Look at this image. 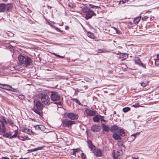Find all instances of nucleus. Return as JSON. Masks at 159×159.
<instances>
[{
    "mask_svg": "<svg viewBox=\"0 0 159 159\" xmlns=\"http://www.w3.org/2000/svg\"><path fill=\"white\" fill-rule=\"evenodd\" d=\"M43 107V105L40 101L34 100V108L32 110L41 116L43 115L42 110Z\"/></svg>",
    "mask_w": 159,
    "mask_h": 159,
    "instance_id": "obj_1",
    "label": "nucleus"
},
{
    "mask_svg": "<svg viewBox=\"0 0 159 159\" xmlns=\"http://www.w3.org/2000/svg\"><path fill=\"white\" fill-rule=\"evenodd\" d=\"M18 58L20 62L22 64H25L27 66H30L32 62L30 58L26 56L19 55Z\"/></svg>",
    "mask_w": 159,
    "mask_h": 159,
    "instance_id": "obj_2",
    "label": "nucleus"
},
{
    "mask_svg": "<svg viewBox=\"0 0 159 159\" xmlns=\"http://www.w3.org/2000/svg\"><path fill=\"white\" fill-rule=\"evenodd\" d=\"M82 11L85 14V18L86 20L91 18L93 15H96L92 10L89 8H84L82 9Z\"/></svg>",
    "mask_w": 159,
    "mask_h": 159,
    "instance_id": "obj_3",
    "label": "nucleus"
},
{
    "mask_svg": "<svg viewBox=\"0 0 159 159\" xmlns=\"http://www.w3.org/2000/svg\"><path fill=\"white\" fill-rule=\"evenodd\" d=\"M51 100L52 101H58L61 99L60 94L57 92L52 91L50 95Z\"/></svg>",
    "mask_w": 159,
    "mask_h": 159,
    "instance_id": "obj_4",
    "label": "nucleus"
},
{
    "mask_svg": "<svg viewBox=\"0 0 159 159\" xmlns=\"http://www.w3.org/2000/svg\"><path fill=\"white\" fill-rule=\"evenodd\" d=\"M42 102L46 105H48L50 104V99L48 95L45 94H41L40 95Z\"/></svg>",
    "mask_w": 159,
    "mask_h": 159,
    "instance_id": "obj_5",
    "label": "nucleus"
},
{
    "mask_svg": "<svg viewBox=\"0 0 159 159\" xmlns=\"http://www.w3.org/2000/svg\"><path fill=\"white\" fill-rule=\"evenodd\" d=\"M75 123V121L68 120V119L63 120L62 121L61 125L64 127H69Z\"/></svg>",
    "mask_w": 159,
    "mask_h": 159,
    "instance_id": "obj_6",
    "label": "nucleus"
},
{
    "mask_svg": "<svg viewBox=\"0 0 159 159\" xmlns=\"http://www.w3.org/2000/svg\"><path fill=\"white\" fill-rule=\"evenodd\" d=\"M66 116L72 120H76L78 119L79 117L78 115L71 112L67 113Z\"/></svg>",
    "mask_w": 159,
    "mask_h": 159,
    "instance_id": "obj_7",
    "label": "nucleus"
},
{
    "mask_svg": "<svg viewBox=\"0 0 159 159\" xmlns=\"http://www.w3.org/2000/svg\"><path fill=\"white\" fill-rule=\"evenodd\" d=\"M91 129L93 132H98L100 130L101 127L98 125L95 124L92 126Z\"/></svg>",
    "mask_w": 159,
    "mask_h": 159,
    "instance_id": "obj_8",
    "label": "nucleus"
},
{
    "mask_svg": "<svg viewBox=\"0 0 159 159\" xmlns=\"http://www.w3.org/2000/svg\"><path fill=\"white\" fill-rule=\"evenodd\" d=\"M122 152L121 150H119L117 151V152L115 153L114 151H113L112 153V157L114 159H118V157L120 155V152Z\"/></svg>",
    "mask_w": 159,
    "mask_h": 159,
    "instance_id": "obj_9",
    "label": "nucleus"
},
{
    "mask_svg": "<svg viewBox=\"0 0 159 159\" xmlns=\"http://www.w3.org/2000/svg\"><path fill=\"white\" fill-rule=\"evenodd\" d=\"M85 112L87 116H93L95 114V112L90 109H87L85 110Z\"/></svg>",
    "mask_w": 159,
    "mask_h": 159,
    "instance_id": "obj_10",
    "label": "nucleus"
},
{
    "mask_svg": "<svg viewBox=\"0 0 159 159\" xmlns=\"http://www.w3.org/2000/svg\"><path fill=\"white\" fill-rule=\"evenodd\" d=\"M112 136L113 138L116 140L120 141L121 139V137L119 135L117 132H114Z\"/></svg>",
    "mask_w": 159,
    "mask_h": 159,
    "instance_id": "obj_11",
    "label": "nucleus"
},
{
    "mask_svg": "<svg viewBox=\"0 0 159 159\" xmlns=\"http://www.w3.org/2000/svg\"><path fill=\"white\" fill-rule=\"evenodd\" d=\"M101 126L103 130L106 132H108L110 130V128L109 126L103 123L102 124Z\"/></svg>",
    "mask_w": 159,
    "mask_h": 159,
    "instance_id": "obj_12",
    "label": "nucleus"
},
{
    "mask_svg": "<svg viewBox=\"0 0 159 159\" xmlns=\"http://www.w3.org/2000/svg\"><path fill=\"white\" fill-rule=\"evenodd\" d=\"M93 153L97 157H100L102 155V153L101 150L100 149H95L94 151H93Z\"/></svg>",
    "mask_w": 159,
    "mask_h": 159,
    "instance_id": "obj_13",
    "label": "nucleus"
},
{
    "mask_svg": "<svg viewBox=\"0 0 159 159\" xmlns=\"http://www.w3.org/2000/svg\"><path fill=\"white\" fill-rule=\"evenodd\" d=\"M36 130H41L42 131L44 130L45 129V127L42 125H35L34 126Z\"/></svg>",
    "mask_w": 159,
    "mask_h": 159,
    "instance_id": "obj_14",
    "label": "nucleus"
},
{
    "mask_svg": "<svg viewBox=\"0 0 159 159\" xmlns=\"http://www.w3.org/2000/svg\"><path fill=\"white\" fill-rule=\"evenodd\" d=\"M6 10V5L2 3L0 4V12H4Z\"/></svg>",
    "mask_w": 159,
    "mask_h": 159,
    "instance_id": "obj_15",
    "label": "nucleus"
},
{
    "mask_svg": "<svg viewBox=\"0 0 159 159\" xmlns=\"http://www.w3.org/2000/svg\"><path fill=\"white\" fill-rule=\"evenodd\" d=\"M43 146L40 147H38L37 148H34L33 149L28 150L27 153H29L32 152L36 151L39 150H41L42 149V148H43Z\"/></svg>",
    "mask_w": 159,
    "mask_h": 159,
    "instance_id": "obj_16",
    "label": "nucleus"
},
{
    "mask_svg": "<svg viewBox=\"0 0 159 159\" xmlns=\"http://www.w3.org/2000/svg\"><path fill=\"white\" fill-rule=\"evenodd\" d=\"M118 133L120 135V136L121 137H124L125 135V132L124 131L121 129H118L117 131Z\"/></svg>",
    "mask_w": 159,
    "mask_h": 159,
    "instance_id": "obj_17",
    "label": "nucleus"
},
{
    "mask_svg": "<svg viewBox=\"0 0 159 159\" xmlns=\"http://www.w3.org/2000/svg\"><path fill=\"white\" fill-rule=\"evenodd\" d=\"M0 122L1 125L4 126H5V125L7 124V122L6 119L3 117L0 118Z\"/></svg>",
    "mask_w": 159,
    "mask_h": 159,
    "instance_id": "obj_18",
    "label": "nucleus"
},
{
    "mask_svg": "<svg viewBox=\"0 0 159 159\" xmlns=\"http://www.w3.org/2000/svg\"><path fill=\"white\" fill-rule=\"evenodd\" d=\"M118 129V126L116 125H114L113 126H112L110 127V130L112 132H115Z\"/></svg>",
    "mask_w": 159,
    "mask_h": 159,
    "instance_id": "obj_19",
    "label": "nucleus"
},
{
    "mask_svg": "<svg viewBox=\"0 0 159 159\" xmlns=\"http://www.w3.org/2000/svg\"><path fill=\"white\" fill-rule=\"evenodd\" d=\"M93 121L95 122L98 123L100 120V117L98 115L95 116L93 118Z\"/></svg>",
    "mask_w": 159,
    "mask_h": 159,
    "instance_id": "obj_20",
    "label": "nucleus"
},
{
    "mask_svg": "<svg viewBox=\"0 0 159 159\" xmlns=\"http://www.w3.org/2000/svg\"><path fill=\"white\" fill-rule=\"evenodd\" d=\"M13 7L12 3H7L6 5V9H7V11H10Z\"/></svg>",
    "mask_w": 159,
    "mask_h": 159,
    "instance_id": "obj_21",
    "label": "nucleus"
},
{
    "mask_svg": "<svg viewBox=\"0 0 159 159\" xmlns=\"http://www.w3.org/2000/svg\"><path fill=\"white\" fill-rule=\"evenodd\" d=\"M18 138L20 140L22 141H25L26 140H29L30 139L28 138L27 136H18Z\"/></svg>",
    "mask_w": 159,
    "mask_h": 159,
    "instance_id": "obj_22",
    "label": "nucleus"
},
{
    "mask_svg": "<svg viewBox=\"0 0 159 159\" xmlns=\"http://www.w3.org/2000/svg\"><path fill=\"white\" fill-rule=\"evenodd\" d=\"M139 133H137L136 134H132L129 137V140H130V141H133L136 138V136L137 135H139Z\"/></svg>",
    "mask_w": 159,
    "mask_h": 159,
    "instance_id": "obj_23",
    "label": "nucleus"
},
{
    "mask_svg": "<svg viewBox=\"0 0 159 159\" xmlns=\"http://www.w3.org/2000/svg\"><path fill=\"white\" fill-rule=\"evenodd\" d=\"M5 89L8 90H10L12 91H15V90H16V89H14L11 87L10 85L6 84L5 86Z\"/></svg>",
    "mask_w": 159,
    "mask_h": 159,
    "instance_id": "obj_24",
    "label": "nucleus"
},
{
    "mask_svg": "<svg viewBox=\"0 0 159 159\" xmlns=\"http://www.w3.org/2000/svg\"><path fill=\"white\" fill-rule=\"evenodd\" d=\"M23 131L29 134H34V133L32 130H31L30 129L25 128L24 129Z\"/></svg>",
    "mask_w": 159,
    "mask_h": 159,
    "instance_id": "obj_25",
    "label": "nucleus"
},
{
    "mask_svg": "<svg viewBox=\"0 0 159 159\" xmlns=\"http://www.w3.org/2000/svg\"><path fill=\"white\" fill-rule=\"evenodd\" d=\"M1 133H3V136L6 138L10 137L12 135L10 132H6L5 131H4L3 132H2Z\"/></svg>",
    "mask_w": 159,
    "mask_h": 159,
    "instance_id": "obj_26",
    "label": "nucleus"
},
{
    "mask_svg": "<svg viewBox=\"0 0 159 159\" xmlns=\"http://www.w3.org/2000/svg\"><path fill=\"white\" fill-rule=\"evenodd\" d=\"M141 19V17H138L135 18L134 20V23L135 24H137Z\"/></svg>",
    "mask_w": 159,
    "mask_h": 159,
    "instance_id": "obj_27",
    "label": "nucleus"
},
{
    "mask_svg": "<svg viewBox=\"0 0 159 159\" xmlns=\"http://www.w3.org/2000/svg\"><path fill=\"white\" fill-rule=\"evenodd\" d=\"M134 61L135 62V63L136 64L139 65L140 63L141 62L140 60V58L138 57H136L134 60Z\"/></svg>",
    "mask_w": 159,
    "mask_h": 159,
    "instance_id": "obj_28",
    "label": "nucleus"
},
{
    "mask_svg": "<svg viewBox=\"0 0 159 159\" xmlns=\"http://www.w3.org/2000/svg\"><path fill=\"white\" fill-rule=\"evenodd\" d=\"M18 134V132L17 130H16L15 131V134L12 136H11V137H10V139H12L13 138H15L16 137H18L17 134Z\"/></svg>",
    "mask_w": 159,
    "mask_h": 159,
    "instance_id": "obj_29",
    "label": "nucleus"
},
{
    "mask_svg": "<svg viewBox=\"0 0 159 159\" xmlns=\"http://www.w3.org/2000/svg\"><path fill=\"white\" fill-rule=\"evenodd\" d=\"M130 110V108L128 107H127L123 108L122 111L124 112L125 113L129 111Z\"/></svg>",
    "mask_w": 159,
    "mask_h": 159,
    "instance_id": "obj_30",
    "label": "nucleus"
},
{
    "mask_svg": "<svg viewBox=\"0 0 159 159\" xmlns=\"http://www.w3.org/2000/svg\"><path fill=\"white\" fill-rule=\"evenodd\" d=\"M89 148L91 150L92 152H93V151H94L96 149V147L95 146L93 145V144L91 145L89 147Z\"/></svg>",
    "mask_w": 159,
    "mask_h": 159,
    "instance_id": "obj_31",
    "label": "nucleus"
},
{
    "mask_svg": "<svg viewBox=\"0 0 159 159\" xmlns=\"http://www.w3.org/2000/svg\"><path fill=\"white\" fill-rule=\"evenodd\" d=\"M155 60V65L156 66H158L159 65V59H154Z\"/></svg>",
    "mask_w": 159,
    "mask_h": 159,
    "instance_id": "obj_32",
    "label": "nucleus"
},
{
    "mask_svg": "<svg viewBox=\"0 0 159 159\" xmlns=\"http://www.w3.org/2000/svg\"><path fill=\"white\" fill-rule=\"evenodd\" d=\"M133 107H140V105H139V103H136L134 104H133L132 105Z\"/></svg>",
    "mask_w": 159,
    "mask_h": 159,
    "instance_id": "obj_33",
    "label": "nucleus"
},
{
    "mask_svg": "<svg viewBox=\"0 0 159 159\" xmlns=\"http://www.w3.org/2000/svg\"><path fill=\"white\" fill-rule=\"evenodd\" d=\"M87 143L88 144L89 147L93 144L92 142L90 140H88L87 141Z\"/></svg>",
    "mask_w": 159,
    "mask_h": 159,
    "instance_id": "obj_34",
    "label": "nucleus"
},
{
    "mask_svg": "<svg viewBox=\"0 0 159 159\" xmlns=\"http://www.w3.org/2000/svg\"><path fill=\"white\" fill-rule=\"evenodd\" d=\"M140 84H141V85L143 87H145L147 85V84L146 83H145L143 82L141 83Z\"/></svg>",
    "mask_w": 159,
    "mask_h": 159,
    "instance_id": "obj_35",
    "label": "nucleus"
},
{
    "mask_svg": "<svg viewBox=\"0 0 159 159\" xmlns=\"http://www.w3.org/2000/svg\"><path fill=\"white\" fill-rule=\"evenodd\" d=\"M113 28L115 30L117 34H120L121 33L120 32L119 30L115 27H114Z\"/></svg>",
    "mask_w": 159,
    "mask_h": 159,
    "instance_id": "obj_36",
    "label": "nucleus"
},
{
    "mask_svg": "<svg viewBox=\"0 0 159 159\" xmlns=\"http://www.w3.org/2000/svg\"><path fill=\"white\" fill-rule=\"evenodd\" d=\"M139 65L140 66H142V67L144 68H146L145 65L144 64H143V63H142L141 62L140 63Z\"/></svg>",
    "mask_w": 159,
    "mask_h": 159,
    "instance_id": "obj_37",
    "label": "nucleus"
},
{
    "mask_svg": "<svg viewBox=\"0 0 159 159\" xmlns=\"http://www.w3.org/2000/svg\"><path fill=\"white\" fill-rule=\"evenodd\" d=\"M6 84H2L0 83V88L5 89Z\"/></svg>",
    "mask_w": 159,
    "mask_h": 159,
    "instance_id": "obj_38",
    "label": "nucleus"
},
{
    "mask_svg": "<svg viewBox=\"0 0 159 159\" xmlns=\"http://www.w3.org/2000/svg\"><path fill=\"white\" fill-rule=\"evenodd\" d=\"M8 121L11 125H13L14 124L13 121L11 120L10 119L8 120Z\"/></svg>",
    "mask_w": 159,
    "mask_h": 159,
    "instance_id": "obj_39",
    "label": "nucleus"
},
{
    "mask_svg": "<svg viewBox=\"0 0 159 159\" xmlns=\"http://www.w3.org/2000/svg\"><path fill=\"white\" fill-rule=\"evenodd\" d=\"M126 2V0H122L120 1L119 3L120 4H122L125 3Z\"/></svg>",
    "mask_w": 159,
    "mask_h": 159,
    "instance_id": "obj_40",
    "label": "nucleus"
},
{
    "mask_svg": "<svg viewBox=\"0 0 159 159\" xmlns=\"http://www.w3.org/2000/svg\"><path fill=\"white\" fill-rule=\"evenodd\" d=\"M19 98L21 99H23L25 98V96L22 95H19Z\"/></svg>",
    "mask_w": 159,
    "mask_h": 159,
    "instance_id": "obj_41",
    "label": "nucleus"
},
{
    "mask_svg": "<svg viewBox=\"0 0 159 159\" xmlns=\"http://www.w3.org/2000/svg\"><path fill=\"white\" fill-rule=\"evenodd\" d=\"M99 116L100 117V120H101L102 121H105L106 120L103 119V116H101L100 115H99Z\"/></svg>",
    "mask_w": 159,
    "mask_h": 159,
    "instance_id": "obj_42",
    "label": "nucleus"
},
{
    "mask_svg": "<svg viewBox=\"0 0 159 159\" xmlns=\"http://www.w3.org/2000/svg\"><path fill=\"white\" fill-rule=\"evenodd\" d=\"M81 156L82 158L84 159L86 158L85 155L83 153H82Z\"/></svg>",
    "mask_w": 159,
    "mask_h": 159,
    "instance_id": "obj_43",
    "label": "nucleus"
},
{
    "mask_svg": "<svg viewBox=\"0 0 159 159\" xmlns=\"http://www.w3.org/2000/svg\"><path fill=\"white\" fill-rule=\"evenodd\" d=\"M103 52V51L102 49H99L98 50L97 53H100Z\"/></svg>",
    "mask_w": 159,
    "mask_h": 159,
    "instance_id": "obj_44",
    "label": "nucleus"
},
{
    "mask_svg": "<svg viewBox=\"0 0 159 159\" xmlns=\"http://www.w3.org/2000/svg\"><path fill=\"white\" fill-rule=\"evenodd\" d=\"M88 35L89 37L91 38H92V36H93V34H92L91 33H89L88 34Z\"/></svg>",
    "mask_w": 159,
    "mask_h": 159,
    "instance_id": "obj_45",
    "label": "nucleus"
},
{
    "mask_svg": "<svg viewBox=\"0 0 159 159\" xmlns=\"http://www.w3.org/2000/svg\"><path fill=\"white\" fill-rule=\"evenodd\" d=\"M113 71L112 70H109L108 71V73L109 74H113Z\"/></svg>",
    "mask_w": 159,
    "mask_h": 159,
    "instance_id": "obj_46",
    "label": "nucleus"
},
{
    "mask_svg": "<svg viewBox=\"0 0 159 159\" xmlns=\"http://www.w3.org/2000/svg\"><path fill=\"white\" fill-rule=\"evenodd\" d=\"M89 6L91 8H94L95 7V6L94 5H92V4H89Z\"/></svg>",
    "mask_w": 159,
    "mask_h": 159,
    "instance_id": "obj_47",
    "label": "nucleus"
},
{
    "mask_svg": "<svg viewBox=\"0 0 159 159\" xmlns=\"http://www.w3.org/2000/svg\"><path fill=\"white\" fill-rule=\"evenodd\" d=\"M55 103H56L57 105H61V102H55Z\"/></svg>",
    "mask_w": 159,
    "mask_h": 159,
    "instance_id": "obj_48",
    "label": "nucleus"
},
{
    "mask_svg": "<svg viewBox=\"0 0 159 159\" xmlns=\"http://www.w3.org/2000/svg\"><path fill=\"white\" fill-rule=\"evenodd\" d=\"M53 54L55 56H57V57H61V56L60 55H57V54L55 53H53Z\"/></svg>",
    "mask_w": 159,
    "mask_h": 159,
    "instance_id": "obj_49",
    "label": "nucleus"
},
{
    "mask_svg": "<svg viewBox=\"0 0 159 159\" xmlns=\"http://www.w3.org/2000/svg\"><path fill=\"white\" fill-rule=\"evenodd\" d=\"M2 159H10V158L7 157H2Z\"/></svg>",
    "mask_w": 159,
    "mask_h": 159,
    "instance_id": "obj_50",
    "label": "nucleus"
},
{
    "mask_svg": "<svg viewBox=\"0 0 159 159\" xmlns=\"http://www.w3.org/2000/svg\"><path fill=\"white\" fill-rule=\"evenodd\" d=\"M75 150H74V149H73V152L72 153V154L73 155H75Z\"/></svg>",
    "mask_w": 159,
    "mask_h": 159,
    "instance_id": "obj_51",
    "label": "nucleus"
},
{
    "mask_svg": "<svg viewBox=\"0 0 159 159\" xmlns=\"http://www.w3.org/2000/svg\"><path fill=\"white\" fill-rule=\"evenodd\" d=\"M74 149V150H75V152H77L79 150H80V149L79 148H77V149Z\"/></svg>",
    "mask_w": 159,
    "mask_h": 159,
    "instance_id": "obj_52",
    "label": "nucleus"
},
{
    "mask_svg": "<svg viewBox=\"0 0 159 159\" xmlns=\"http://www.w3.org/2000/svg\"><path fill=\"white\" fill-rule=\"evenodd\" d=\"M56 29L59 32H61V30L58 28L56 27Z\"/></svg>",
    "mask_w": 159,
    "mask_h": 159,
    "instance_id": "obj_53",
    "label": "nucleus"
},
{
    "mask_svg": "<svg viewBox=\"0 0 159 159\" xmlns=\"http://www.w3.org/2000/svg\"><path fill=\"white\" fill-rule=\"evenodd\" d=\"M147 19V18L145 16L143 17L142 18V19L144 20H146Z\"/></svg>",
    "mask_w": 159,
    "mask_h": 159,
    "instance_id": "obj_54",
    "label": "nucleus"
},
{
    "mask_svg": "<svg viewBox=\"0 0 159 159\" xmlns=\"http://www.w3.org/2000/svg\"><path fill=\"white\" fill-rule=\"evenodd\" d=\"M69 28V27L68 26H66L65 27V29L66 30H68Z\"/></svg>",
    "mask_w": 159,
    "mask_h": 159,
    "instance_id": "obj_55",
    "label": "nucleus"
},
{
    "mask_svg": "<svg viewBox=\"0 0 159 159\" xmlns=\"http://www.w3.org/2000/svg\"><path fill=\"white\" fill-rule=\"evenodd\" d=\"M95 7L96 8H100V6H95Z\"/></svg>",
    "mask_w": 159,
    "mask_h": 159,
    "instance_id": "obj_56",
    "label": "nucleus"
},
{
    "mask_svg": "<svg viewBox=\"0 0 159 159\" xmlns=\"http://www.w3.org/2000/svg\"><path fill=\"white\" fill-rule=\"evenodd\" d=\"M157 59L159 60V54H158L157 55Z\"/></svg>",
    "mask_w": 159,
    "mask_h": 159,
    "instance_id": "obj_57",
    "label": "nucleus"
},
{
    "mask_svg": "<svg viewBox=\"0 0 159 159\" xmlns=\"http://www.w3.org/2000/svg\"><path fill=\"white\" fill-rule=\"evenodd\" d=\"M133 159H139V157H133L132 158Z\"/></svg>",
    "mask_w": 159,
    "mask_h": 159,
    "instance_id": "obj_58",
    "label": "nucleus"
},
{
    "mask_svg": "<svg viewBox=\"0 0 159 159\" xmlns=\"http://www.w3.org/2000/svg\"><path fill=\"white\" fill-rule=\"evenodd\" d=\"M19 159H29L27 158H20Z\"/></svg>",
    "mask_w": 159,
    "mask_h": 159,
    "instance_id": "obj_59",
    "label": "nucleus"
},
{
    "mask_svg": "<svg viewBox=\"0 0 159 159\" xmlns=\"http://www.w3.org/2000/svg\"><path fill=\"white\" fill-rule=\"evenodd\" d=\"M60 57L61 58H64V56H61V57Z\"/></svg>",
    "mask_w": 159,
    "mask_h": 159,
    "instance_id": "obj_60",
    "label": "nucleus"
},
{
    "mask_svg": "<svg viewBox=\"0 0 159 159\" xmlns=\"http://www.w3.org/2000/svg\"><path fill=\"white\" fill-rule=\"evenodd\" d=\"M2 0L4 2H6L8 0Z\"/></svg>",
    "mask_w": 159,
    "mask_h": 159,
    "instance_id": "obj_61",
    "label": "nucleus"
},
{
    "mask_svg": "<svg viewBox=\"0 0 159 159\" xmlns=\"http://www.w3.org/2000/svg\"><path fill=\"white\" fill-rule=\"evenodd\" d=\"M114 114H116V111H113Z\"/></svg>",
    "mask_w": 159,
    "mask_h": 159,
    "instance_id": "obj_62",
    "label": "nucleus"
},
{
    "mask_svg": "<svg viewBox=\"0 0 159 159\" xmlns=\"http://www.w3.org/2000/svg\"><path fill=\"white\" fill-rule=\"evenodd\" d=\"M126 57V56H125V58H123L124 59H125V58Z\"/></svg>",
    "mask_w": 159,
    "mask_h": 159,
    "instance_id": "obj_63",
    "label": "nucleus"
},
{
    "mask_svg": "<svg viewBox=\"0 0 159 159\" xmlns=\"http://www.w3.org/2000/svg\"><path fill=\"white\" fill-rule=\"evenodd\" d=\"M49 8H51V7H49Z\"/></svg>",
    "mask_w": 159,
    "mask_h": 159,
    "instance_id": "obj_64",
    "label": "nucleus"
}]
</instances>
